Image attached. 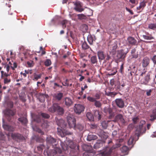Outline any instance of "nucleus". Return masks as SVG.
Wrapping results in <instances>:
<instances>
[{
    "instance_id": "f257e3e1",
    "label": "nucleus",
    "mask_w": 156,
    "mask_h": 156,
    "mask_svg": "<svg viewBox=\"0 0 156 156\" xmlns=\"http://www.w3.org/2000/svg\"><path fill=\"white\" fill-rule=\"evenodd\" d=\"M121 145L118 144L113 145L108 151L107 149L101 152L99 154V156H122L120 154H118L116 148L120 146Z\"/></svg>"
},
{
    "instance_id": "f03ea898",
    "label": "nucleus",
    "mask_w": 156,
    "mask_h": 156,
    "mask_svg": "<svg viewBox=\"0 0 156 156\" xmlns=\"http://www.w3.org/2000/svg\"><path fill=\"white\" fill-rule=\"evenodd\" d=\"M146 123L145 121L141 120L139 124V126H137L136 129L135 136H137V139L136 140H137L139 136L146 132V127L144 126Z\"/></svg>"
},
{
    "instance_id": "7ed1b4c3",
    "label": "nucleus",
    "mask_w": 156,
    "mask_h": 156,
    "mask_svg": "<svg viewBox=\"0 0 156 156\" xmlns=\"http://www.w3.org/2000/svg\"><path fill=\"white\" fill-rule=\"evenodd\" d=\"M48 111L52 113H56L60 115H62L64 112V108L57 103H53L52 105L49 108Z\"/></svg>"
},
{
    "instance_id": "20e7f679",
    "label": "nucleus",
    "mask_w": 156,
    "mask_h": 156,
    "mask_svg": "<svg viewBox=\"0 0 156 156\" xmlns=\"http://www.w3.org/2000/svg\"><path fill=\"white\" fill-rule=\"evenodd\" d=\"M68 144L69 147L71 149L70 151V154L72 153L75 154L76 152L79 151V146L78 145H76V143H74L72 140H69L68 141Z\"/></svg>"
},
{
    "instance_id": "39448f33",
    "label": "nucleus",
    "mask_w": 156,
    "mask_h": 156,
    "mask_svg": "<svg viewBox=\"0 0 156 156\" xmlns=\"http://www.w3.org/2000/svg\"><path fill=\"white\" fill-rule=\"evenodd\" d=\"M34 119V121L38 123L42 122L41 126L43 128H47L49 126V123L47 121L45 120V118H35Z\"/></svg>"
},
{
    "instance_id": "423d86ee",
    "label": "nucleus",
    "mask_w": 156,
    "mask_h": 156,
    "mask_svg": "<svg viewBox=\"0 0 156 156\" xmlns=\"http://www.w3.org/2000/svg\"><path fill=\"white\" fill-rule=\"evenodd\" d=\"M1 77L4 80V83L5 84H8L11 82V80L9 77L10 75L6 73L3 71H1Z\"/></svg>"
},
{
    "instance_id": "0eeeda50",
    "label": "nucleus",
    "mask_w": 156,
    "mask_h": 156,
    "mask_svg": "<svg viewBox=\"0 0 156 156\" xmlns=\"http://www.w3.org/2000/svg\"><path fill=\"white\" fill-rule=\"evenodd\" d=\"M11 136L13 140L17 141L25 139L24 137L22 135L18 133H12Z\"/></svg>"
},
{
    "instance_id": "6e6552de",
    "label": "nucleus",
    "mask_w": 156,
    "mask_h": 156,
    "mask_svg": "<svg viewBox=\"0 0 156 156\" xmlns=\"http://www.w3.org/2000/svg\"><path fill=\"white\" fill-rule=\"evenodd\" d=\"M3 112L5 116H13L15 114L16 111L15 110H11L9 108H7L4 110Z\"/></svg>"
},
{
    "instance_id": "1a4fd4ad",
    "label": "nucleus",
    "mask_w": 156,
    "mask_h": 156,
    "mask_svg": "<svg viewBox=\"0 0 156 156\" xmlns=\"http://www.w3.org/2000/svg\"><path fill=\"white\" fill-rule=\"evenodd\" d=\"M67 120L70 128L75 127L76 120L75 118H67Z\"/></svg>"
},
{
    "instance_id": "9d476101",
    "label": "nucleus",
    "mask_w": 156,
    "mask_h": 156,
    "mask_svg": "<svg viewBox=\"0 0 156 156\" xmlns=\"http://www.w3.org/2000/svg\"><path fill=\"white\" fill-rule=\"evenodd\" d=\"M84 109V106L80 104L75 105L74 106L75 112L77 114H79L83 112Z\"/></svg>"
},
{
    "instance_id": "9b49d317",
    "label": "nucleus",
    "mask_w": 156,
    "mask_h": 156,
    "mask_svg": "<svg viewBox=\"0 0 156 156\" xmlns=\"http://www.w3.org/2000/svg\"><path fill=\"white\" fill-rule=\"evenodd\" d=\"M56 120L57 125L61 127L62 129H65V128L67 126V124L64 120L62 118L59 119H56Z\"/></svg>"
},
{
    "instance_id": "f8f14e48",
    "label": "nucleus",
    "mask_w": 156,
    "mask_h": 156,
    "mask_svg": "<svg viewBox=\"0 0 156 156\" xmlns=\"http://www.w3.org/2000/svg\"><path fill=\"white\" fill-rule=\"evenodd\" d=\"M31 117H50V116L45 113L37 112L31 113Z\"/></svg>"
},
{
    "instance_id": "ddd939ff",
    "label": "nucleus",
    "mask_w": 156,
    "mask_h": 156,
    "mask_svg": "<svg viewBox=\"0 0 156 156\" xmlns=\"http://www.w3.org/2000/svg\"><path fill=\"white\" fill-rule=\"evenodd\" d=\"M150 73L148 72L145 76L144 78L142 79L141 80V83L142 84H144L145 85H148V84L150 80Z\"/></svg>"
},
{
    "instance_id": "4468645a",
    "label": "nucleus",
    "mask_w": 156,
    "mask_h": 156,
    "mask_svg": "<svg viewBox=\"0 0 156 156\" xmlns=\"http://www.w3.org/2000/svg\"><path fill=\"white\" fill-rule=\"evenodd\" d=\"M46 141L47 144H52V145H56V140L51 136H49L47 137L46 139Z\"/></svg>"
},
{
    "instance_id": "2eb2a0df",
    "label": "nucleus",
    "mask_w": 156,
    "mask_h": 156,
    "mask_svg": "<svg viewBox=\"0 0 156 156\" xmlns=\"http://www.w3.org/2000/svg\"><path fill=\"white\" fill-rule=\"evenodd\" d=\"M63 94L62 93L59 92L54 94L52 96L53 98L55 100L58 101H60L63 97Z\"/></svg>"
},
{
    "instance_id": "dca6fc26",
    "label": "nucleus",
    "mask_w": 156,
    "mask_h": 156,
    "mask_svg": "<svg viewBox=\"0 0 156 156\" xmlns=\"http://www.w3.org/2000/svg\"><path fill=\"white\" fill-rule=\"evenodd\" d=\"M150 60L147 57L144 58L142 61V66L143 67H146L149 64Z\"/></svg>"
},
{
    "instance_id": "f3484780",
    "label": "nucleus",
    "mask_w": 156,
    "mask_h": 156,
    "mask_svg": "<svg viewBox=\"0 0 156 156\" xmlns=\"http://www.w3.org/2000/svg\"><path fill=\"white\" fill-rule=\"evenodd\" d=\"M127 52H124L123 50H121L120 52L118 53L117 55V57L119 59H124L126 57V55Z\"/></svg>"
},
{
    "instance_id": "a211bd4d",
    "label": "nucleus",
    "mask_w": 156,
    "mask_h": 156,
    "mask_svg": "<svg viewBox=\"0 0 156 156\" xmlns=\"http://www.w3.org/2000/svg\"><path fill=\"white\" fill-rule=\"evenodd\" d=\"M145 34L142 35V37L144 39L147 40H151L154 39V37L151 34L146 31H145Z\"/></svg>"
},
{
    "instance_id": "6ab92c4d",
    "label": "nucleus",
    "mask_w": 156,
    "mask_h": 156,
    "mask_svg": "<svg viewBox=\"0 0 156 156\" xmlns=\"http://www.w3.org/2000/svg\"><path fill=\"white\" fill-rule=\"evenodd\" d=\"M117 105L120 108H122L124 106V103L123 100L121 98L117 99L115 100Z\"/></svg>"
},
{
    "instance_id": "aec40b11",
    "label": "nucleus",
    "mask_w": 156,
    "mask_h": 156,
    "mask_svg": "<svg viewBox=\"0 0 156 156\" xmlns=\"http://www.w3.org/2000/svg\"><path fill=\"white\" fill-rule=\"evenodd\" d=\"M97 54L100 61L103 60L105 58L106 55L102 51H98V52Z\"/></svg>"
},
{
    "instance_id": "412c9836",
    "label": "nucleus",
    "mask_w": 156,
    "mask_h": 156,
    "mask_svg": "<svg viewBox=\"0 0 156 156\" xmlns=\"http://www.w3.org/2000/svg\"><path fill=\"white\" fill-rule=\"evenodd\" d=\"M64 101L65 102V105L68 107L70 106L73 104V102L72 99L68 97L65 98Z\"/></svg>"
},
{
    "instance_id": "4be33fe9",
    "label": "nucleus",
    "mask_w": 156,
    "mask_h": 156,
    "mask_svg": "<svg viewBox=\"0 0 156 156\" xmlns=\"http://www.w3.org/2000/svg\"><path fill=\"white\" fill-rule=\"evenodd\" d=\"M3 127L5 130L13 132L15 130V127L8 125L4 124L3 125Z\"/></svg>"
},
{
    "instance_id": "5701e85b",
    "label": "nucleus",
    "mask_w": 156,
    "mask_h": 156,
    "mask_svg": "<svg viewBox=\"0 0 156 156\" xmlns=\"http://www.w3.org/2000/svg\"><path fill=\"white\" fill-rule=\"evenodd\" d=\"M127 40L129 43L132 45H135L137 43L136 40L132 37H129L127 38Z\"/></svg>"
},
{
    "instance_id": "b1692460",
    "label": "nucleus",
    "mask_w": 156,
    "mask_h": 156,
    "mask_svg": "<svg viewBox=\"0 0 156 156\" xmlns=\"http://www.w3.org/2000/svg\"><path fill=\"white\" fill-rule=\"evenodd\" d=\"M147 2V0H144L142 2H140L139 6L137 7V10L140 11L141 9H144L146 6V4Z\"/></svg>"
},
{
    "instance_id": "393cba45",
    "label": "nucleus",
    "mask_w": 156,
    "mask_h": 156,
    "mask_svg": "<svg viewBox=\"0 0 156 156\" xmlns=\"http://www.w3.org/2000/svg\"><path fill=\"white\" fill-rule=\"evenodd\" d=\"M116 24L115 22L111 21L108 26V29L112 31L116 29Z\"/></svg>"
},
{
    "instance_id": "a878e982",
    "label": "nucleus",
    "mask_w": 156,
    "mask_h": 156,
    "mask_svg": "<svg viewBox=\"0 0 156 156\" xmlns=\"http://www.w3.org/2000/svg\"><path fill=\"white\" fill-rule=\"evenodd\" d=\"M99 136L103 140L106 139L108 137V134L104 132L103 130H101L98 134Z\"/></svg>"
},
{
    "instance_id": "bb28decb",
    "label": "nucleus",
    "mask_w": 156,
    "mask_h": 156,
    "mask_svg": "<svg viewBox=\"0 0 156 156\" xmlns=\"http://www.w3.org/2000/svg\"><path fill=\"white\" fill-rule=\"evenodd\" d=\"M103 143L102 140H98L97 141V142L95 144L94 146V148L95 149L99 148L100 147L103 146Z\"/></svg>"
},
{
    "instance_id": "cd10ccee",
    "label": "nucleus",
    "mask_w": 156,
    "mask_h": 156,
    "mask_svg": "<svg viewBox=\"0 0 156 156\" xmlns=\"http://www.w3.org/2000/svg\"><path fill=\"white\" fill-rule=\"evenodd\" d=\"M147 28L153 30H156V23H150L148 24Z\"/></svg>"
},
{
    "instance_id": "c85d7f7f",
    "label": "nucleus",
    "mask_w": 156,
    "mask_h": 156,
    "mask_svg": "<svg viewBox=\"0 0 156 156\" xmlns=\"http://www.w3.org/2000/svg\"><path fill=\"white\" fill-rule=\"evenodd\" d=\"M98 138V137L95 135L89 134L87 136V139L88 141H91L92 140H96Z\"/></svg>"
},
{
    "instance_id": "c756f323",
    "label": "nucleus",
    "mask_w": 156,
    "mask_h": 156,
    "mask_svg": "<svg viewBox=\"0 0 156 156\" xmlns=\"http://www.w3.org/2000/svg\"><path fill=\"white\" fill-rule=\"evenodd\" d=\"M84 126L81 124L78 123L75 126V127L74 128L75 129H78L80 131H81L83 129Z\"/></svg>"
},
{
    "instance_id": "7c9ffc66",
    "label": "nucleus",
    "mask_w": 156,
    "mask_h": 156,
    "mask_svg": "<svg viewBox=\"0 0 156 156\" xmlns=\"http://www.w3.org/2000/svg\"><path fill=\"white\" fill-rule=\"evenodd\" d=\"M18 120L23 125H26L27 122V118H19Z\"/></svg>"
},
{
    "instance_id": "2f4dec72",
    "label": "nucleus",
    "mask_w": 156,
    "mask_h": 156,
    "mask_svg": "<svg viewBox=\"0 0 156 156\" xmlns=\"http://www.w3.org/2000/svg\"><path fill=\"white\" fill-rule=\"evenodd\" d=\"M61 145L62 148L64 151H66L68 150L69 148L68 144H65L63 143H61Z\"/></svg>"
},
{
    "instance_id": "473e14b6",
    "label": "nucleus",
    "mask_w": 156,
    "mask_h": 156,
    "mask_svg": "<svg viewBox=\"0 0 156 156\" xmlns=\"http://www.w3.org/2000/svg\"><path fill=\"white\" fill-rule=\"evenodd\" d=\"M82 48L84 50L87 49L89 48L90 49H91V48H90L89 46L87 44V42H84L83 43L82 45Z\"/></svg>"
},
{
    "instance_id": "72a5a7b5",
    "label": "nucleus",
    "mask_w": 156,
    "mask_h": 156,
    "mask_svg": "<svg viewBox=\"0 0 156 156\" xmlns=\"http://www.w3.org/2000/svg\"><path fill=\"white\" fill-rule=\"evenodd\" d=\"M91 61L92 63L94 64L98 62L97 57L96 56H93L91 58Z\"/></svg>"
},
{
    "instance_id": "f704fd0d",
    "label": "nucleus",
    "mask_w": 156,
    "mask_h": 156,
    "mask_svg": "<svg viewBox=\"0 0 156 156\" xmlns=\"http://www.w3.org/2000/svg\"><path fill=\"white\" fill-rule=\"evenodd\" d=\"M117 94L115 92H105V94L111 97H114Z\"/></svg>"
},
{
    "instance_id": "c9c22d12",
    "label": "nucleus",
    "mask_w": 156,
    "mask_h": 156,
    "mask_svg": "<svg viewBox=\"0 0 156 156\" xmlns=\"http://www.w3.org/2000/svg\"><path fill=\"white\" fill-rule=\"evenodd\" d=\"M94 102V105L96 107L100 108L101 107L102 104L99 101L96 100Z\"/></svg>"
},
{
    "instance_id": "e433bc0d",
    "label": "nucleus",
    "mask_w": 156,
    "mask_h": 156,
    "mask_svg": "<svg viewBox=\"0 0 156 156\" xmlns=\"http://www.w3.org/2000/svg\"><path fill=\"white\" fill-rule=\"evenodd\" d=\"M129 149L128 147L126 146H123L120 149L121 152L123 153H126L127 152Z\"/></svg>"
},
{
    "instance_id": "4c0bfd02",
    "label": "nucleus",
    "mask_w": 156,
    "mask_h": 156,
    "mask_svg": "<svg viewBox=\"0 0 156 156\" xmlns=\"http://www.w3.org/2000/svg\"><path fill=\"white\" fill-rule=\"evenodd\" d=\"M108 46L110 48H112V50L113 51H115L117 47V44L115 43H114L112 46H111L110 44H109Z\"/></svg>"
},
{
    "instance_id": "58836bf2",
    "label": "nucleus",
    "mask_w": 156,
    "mask_h": 156,
    "mask_svg": "<svg viewBox=\"0 0 156 156\" xmlns=\"http://www.w3.org/2000/svg\"><path fill=\"white\" fill-rule=\"evenodd\" d=\"M115 88L120 90H121L120 84L119 81L115 82Z\"/></svg>"
},
{
    "instance_id": "ea45409f",
    "label": "nucleus",
    "mask_w": 156,
    "mask_h": 156,
    "mask_svg": "<svg viewBox=\"0 0 156 156\" xmlns=\"http://www.w3.org/2000/svg\"><path fill=\"white\" fill-rule=\"evenodd\" d=\"M101 95V94L100 92H97L95 94L94 96L95 97V98L96 100H97L100 99Z\"/></svg>"
},
{
    "instance_id": "a19ab883",
    "label": "nucleus",
    "mask_w": 156,
    "mask_h": 156,
    "mask_svg": "<svg viewBox=\"0 0 156 156\" xmlns=\"http://www.w3.org/2000/svg\"><path fill=\"white\" fill-rule=\"evenodd\" d=\"M7 107L9 108H11L13 107V103L12 101H9L7 102Z\"/></svg>"
},
{
    "instance_id": "79ce46f5",
    "label": "nucleus",
    "mask_w": 156,
    "mask_h": 156,
    "mask_svg": "<svg viewBox=\"0 0 156 156\" xmlns=\"http://www.w3.org/2000/svg\"><path fill=\"white\" fill-rule=\"evenodd\" d=\"M45 96V97L46 98H47L48 97V94H41L40 95V97L39 98V100L41 102H42V101H41V100L40 99V97H41V98H43L42 101H45V98H44Z\"/></svg>"
},
{
    "instance_id": "37998d69",
    "label": "nucleus",
    "mask_w": 156,
    "mask_h": 156,
    "mask_svg": "<svg viewBox=\"0 0 156 156\" xmlns=\"http://www.w3.org/2000/svg\"><path fill=\"white\" fill-rule=\"evenodd\" d=\"M45 147V146L43 144L40 145L37 147V150L38 151L42 152L44 149Z\"/></svg>"
},
{
    "instance_id": "c03bdc74",
    "label": "nucleus",
    "mask_w": 156,
    "mask_h": 156,
    "mask_svg": "<svg viewBox=\"0 0 156 156\" xmlns=\"http://www.w3.org/2000/svg\"><path fill=\"white\" fill-rule=\"evenodd\" d=\"M134 142V138L133 137H131L129 139L128 141V144L129 145H132L133 144Z\"/></svg>"
},
{
    "instance_id": "a18cd8bd",
    "label": "nucleus",
    "mask_w": 156,
    "mask_h": 156,
    "mask_svg": "<svg viewBox=\"0 0 156 156\" xmlns=\"http://www.w3.org/2000/svg\"><path fill=\"white\" fill-rule=\"evenodd\" d=\"M101 117L100 112L96 110L94 111V114L93 117Z\"/></svg>"
},
{
    "instance_id": "49530a36",
    "label": "nucleus",
    "mask_w": 156,
    "mask_h": 156,
    "mask_svg": "<svg viewBox=\"0 0 156 156\" xmlns=\"http://www.w3.org/2000/svg\"><path fill=\"white\" fill-rule=\"evenodd\" d=\"M87 100L92 102H94L96 101V99L90 96H88L87 98Z\"/></svg>"
},
{
    "instance_id": "de8ad7c7",
    "label": "nucleus",
    "mask_w": 156,
    "mask_h": 156,
    "mask_svg": "<svg viewBox=\"0 0 156 156\" xmlns=\"http://www.w3.org/2000/svg\"><path fill=\"white\" fill-rule=\"evenodd\" d=\"M51 64V62L50 59H47L44 62V65L45 66H48Z\"/></svg>"
},
{
    "instance_id": "09e8293b",
    "label": "nucleus",
    "mask_w": 156,
    "mask_h": 156,
    "mask_svg": "<svg viewBox=\"0 0 156 156\" xmlns=\"http://www.w3.org/2000/svg\"><path fill=\"white\" fill-rule=\"evenodd\" d=\"M42 76L41 74H39V75L36 74L35 73L34 75V78L36 80H37L38 79L41 78Z\"/></svg>"
},
{
    "instance_id": "8fccbe9b",
    "label": "nucleus",
    "mask_w": 156,
    "mask_h": 156,
    "mask_svg": "<svg viewBox=\"0 0 156 156\" xmlns=\"http://www.w3.org/2000/svg\"><path fill=\"white\" fill-rule=\"evenodd\" d=\"M87 41L90 44L92 45L93 44V39L91 37H88Z\"/></svg>"
},
{
    "instance_id": "3c124183",
    "label": "nucleus",
    "mask_w": 156,
    "mask_h": 156,
    "mask_svg": "<svg viewBox=\"0 0 156 156\" xmlns=\"http://www.w3.org/2000/svg\"><path fill=\"white\" fill-rule=\"evenodd\" d=\"M77 11L80 12L83 10V9L81 8L76 6L74 8Z\"/></svg>"
},
{
    "instance_id": "603ef678",
    "label": "nucleus",
    "mask_w": 156,
    "mask_h": 156,
    "mask_svg": "<svg viewBox=\"0 0 156 156\" xmlns=\"http://www.w3.org/2000/svg\"><path fill=\"white\" fill-rule=\"evenodd\" d=\"M123 112L121 111H120L119 113L118 112L116 113L117 115L115 116V117H123L124 115L122 114Z\"/></svg>"
},
{
    "instance_id": "864d4df0",
    "label": "nucleus",
    "mask_w": 156,
    "mask_h": 156,
    "mask_svg": "<svg viewBox=\"0 0 156 156\" xmlns=\"http://www.w3.org/2000/svg\"><path fill=\"white\" fill-rule=\"evenodd\" d=\"M27 65L29 67H32L34 65L33 62H27Z\"/></svg>"
},
{
    "instance_id": "5fc2aeb1",
    "label": "nucleus",
    "mask_w": 156,
    "mask_h": 156,
    "mask_svg": "<svg viewBox=\"0 0 156 156\" xmlns=\"http://www.w3.org/2000/svg\"><path fill=\"white\" fill-rule=\"evenodd\" d=\"M147 72V70L144 69L143 71L141 72L140 74V76H143L144 75L146 74V73Z\"/></svg>"
},
{
    "instance_id": "6e6d98bb",
    "label": "nucleus",
    "mask_w": 156,
    "mask_h": 156,
    "mask_svg": "<svg viewBox=\"0 0 156 156\" xmlns=\"http://www.w3.org/2000/svg\"><path fill=\"white\" fill-rule=\"evenodd\" d=\"M77 16H78V17L79 19H83L85 17L84 15L83 14H79L77 15Z\"/></svg>"
},
{
    "instance_id": "4d7b16f0",
    "label": "nucleus",
    "mask_w": 156,
    "mask_h": 156,
    "mask_svg": "<svg viewBox=\"0 0 156 156\" xmlns=\"http://www.w3.org/2000/svg\"><path fill=\"white\" fill-rule=\"evenodd\" d=\"M152 61L154 65H156V55H154L152 58Z\"/></svg>"
},
{
    "instance_id": "13d9d810",
    "label": "nucleus",
    "mask_w": 156,
    "mask_h": 156,
    "mask_svg": "<svg viewBox=\"0 0 156 156\" xmlns=\"http://www.w3.org/2000/svg\"><path fill=\"white\" fill-rule=\"evenodd\" d=\"M151 117H156V108L153 111L152 114L151 115Z\"/></svg>"
},
{
    "instance_id": "bf43d9fd",
    "label": "nucleus",
    "mask_w": 156,
    "mask_h": 156,
    "mask_svg": "<svg viewBox=\"0 0 156 156\" xmlns=\"http://www.w3.org/2000/svg\"><path fill=\"white\" fill-rule=\"evenodd\" d=\"M11 6V5H8V7H6V10H8L9 11L8 14H10V15H12V12L10 13V12H9V11L11 10V8H10Z\"/></svg>"
},
{
    "instance_id": "052dcab7",
    "label": "nucleus",
    "mask_w": 156,
    "mask_h": 156,
    "mask_svg": "<svg viewBox=\"0 0 156 156\" xmlns=\"http://www.w3.org/2000/svg\"><path fill=\"white\" fill-rule=\"evenodd\" d=\"M69 81L68 79H66L65 82L62 83V85L64 86H68L69 84L68 83Z\"/></svg>"
},
{
    "instance_id": "680f3d73",
    "label": "nucleus",
    "mask_w": 156,
    "mask_h": 156,
    "mask_svg": "<svg viewBox=\"0 0 156 156\" xmlns=\"http://www.w3.org/2000/svg\"><path fill=\"white\" fill-rule=\"evenodd\" d=\"M67 21L65 20H64L62 22V27L64 28L66 27V22Z\"/></svg>"
},
{
    "instance_id": "e2e57ef3",
    "label": "nucleus",
    "mask_w": 156,
    "mask_h": 156,
    "mask_svg": "<svg viewBox=\"0 0 156 156\" xmlns=\"http://www.w3.org/2000/svg\"><path fill=\"white\" fill-rule=\"evenodd\" d=\"M139 120V118H133V120L134 124H136L137 121Z\"/></svg>"
},
{
    "instance_id": "0e129e2a",
    "label": "nucleus",
    "mask_w": 156,
    "mask_h": 156,
    "mask_svg": "<svg viewBox=\"0 0 156 156\" xmlns=\"http://www.w3.org/2000/svg\"><path fill=\"white\" fill-rule=\"evenodd\" d=\"M117 72V71L116 69H115V70L113 72H110L108 73V75L109 76H113L115 75Z\"/></svg>"
},
{
    "instance_id": "69168bd1",
    "label": "nucleus",
    "mask_w": 156,
    "mask_h": 156,
    "mask_svg": "<svg viewBox=\"0 0 156 156\" xmlns=\"http://www.w3.org/2000/svg\"><path fill=\"white\" fill-rule=\"evenodd\" d=\"M53 152H56V153H61L62 152L61 150L59 148H57L55 150H53Z\"/></svg>"
},
{
    "instance_id": "338daca9",
    "label": "nucleus",
    "mask_w": 156,
    "mask_h": 156,
    "mask_svg": "<svg viewBox=\"0 0 156 156\" xmlns=\"http://www.w3.org/2000/svg\"><path fill=\"white\" fill-rule=\"evenodd\" d=\"M36 141L38 142H42L44 141V139L40 137H37V138Z\"/></svg>"
},
{
    "instance_id": "774afa93",
    "label": "nucleus",
    "mask_w": 156,
    "mask_h": 156,
    "mask_svg": "<svg viewBox=\"0 0 156 156\" xmlns=\"http://www.w3.org/2000/svg\"><path fill=\"white\" fill-rule=\"evenodd\" d=\"M91 154V153L86 152L84 153L83 155V156H90Z\"/></svg>"
}]
</instances>
